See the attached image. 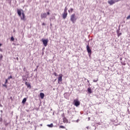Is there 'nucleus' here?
<instances>
[{"instance_id": "nucleus-20", "label": "nucleus", "mask_w": 130, "mask_h": 130, "mask_svg": "<svg viewBox=\"0 0 130 130\" xmlns=\"http://www.w3.org/2000/svg\"><path fill=\"white\" fill-rule=\"evenodd\" d=\"M10 79H13V77L12 76H10V77H8V80H10Z\"/></svg>"}, {"instance_id": "nucleus-41", "label": "nucleus", "mask_w": 130, "mask_h": 130, "mask_svg": "<svg viewBox=\"0 0 130 130\" xmlns=\"http://www.w3.org/2000/svg\"><path fill=\"white\" fill-rule=\"evenodd\" d=\"M51 26V24H50Z\"/></svg>"}, {"instance_id": "nucleus-8", "label": "nucleus", "mask_w": 130, "mask_h": 130, "mask_svg": "<svg viewBox=\"0 0 130 130\" xmlns=\"http://www.w3.org/2000/svg\"><path fill=\"white\" fill-rule=\"evenodd\" d=\"M54 15L55 16H56V14H54L52 15L51 17H50L49 20H50V22H52V21H53V20L55 19V16H54Z\"/></svg>"}, {"instance_id": "nucleus-9", "label": "nucleus", "mask_w": 130, "mask_h": 130, "mask_svg": "<svg viewBox=\"0 0 130 130\" xmlns=\"http://www.w3.org/2000/svg\"><path fill=\"white\" fill-rule=\"evenodd\" d=\"M63 19H66L68 17V12H63L62 14Z\"/></svg>"}, {"instance_id": "nucleus-25", "label": "nucleus", "mask_w": 130, "mask_h": 130, "mask_svg": "<svg viewBox=\"0 0 130 130\" xmlns=\"http://www.w3.org/2000/svg\"><path fill=\"white\" fill-rule=\"evenodd\" d=\"M8 79H6V80H5V84H8Z\"/></svg>"}, {"instance_id": "nucleus-24", "label": "nucleus", "mask_w": 130, "mask_h": 130, "mask_svg": "<svg viewBox=\"0 0 130 130\" xmlns=\"http://www.w3.org/2000/svg\"><path fill=\"white\" fill-rule=\"evenodd\" d=\"M63 121H64V122H66L67 121H66L67 120V118H64L63 119Z\"/></svg>"}, {"instance_id": "nucleus-17", "label": "nucleus", "mask_w": 130, "mask_h": 130, "mask_svg": "<svg viewBox=\"0 0 130 130\" xmlns=\"http://www.w3.org/2000/svg\"><path fill=\"white\" fill-rule=\"evenodd\" d=\"M3 87H6V88H8V85H7V84L6 83H5L4 84H3Z\"/></svg>"}, {"instance_id": "nucleus-38", "label": "nucleus", "mask_w": 130, "mask_h": 130, "mask_svg": "<svg viewBox=\"0 0 130 130\" xmlns=\"http://www.w3.org/2000/svg\"><path fill=\"white\" fill-rule=\"evenodd\" d=\"M1 50H2V49H0V51H1Z\"/></svg>"}, {"instance_id": "nucleus-31", "label": "nucleus", "mask_w": 130, "mask_h": 130, "mask_svg": "<svg viewBox=\"0 0 130 130\" xmlns=\"http://www.w3.org/2000/svg\"><path fill=\"white\" fill-rule=\"evenodd\" d=\"M90 127H89V126H87L86 127V128H87V129H89V128H90Z\"/></svg>"}, {"instance_id": "nucleus-21", "label": "nucleus", "mask_w": 130, "mask_h": 130, "mask_svg": "<svg viewBox=\"0 0 130 130\" xmlns=\"http://www.w3.org/2000/svg\"><path fill=\"white\" fill-rule=\"evenodd\" d=\"M73 11H74V9L71 8V9H70V12H71V13H73Z\"/></svg>"}, {"instance_id": "nucleus-36", "label": "nucleus", "mask_w": 130, "mask_h": 130, "mask_svg": "<svg viewBox=\"0 0 130 130\" xmlns=\"http://www.w3.org/2000/svg\"><path fill=\"white\" fill-rule=\"evenodd\" d=\"M2 45H3L0 43V47H1V46H2Z\"/></svg>"}, {"instance_id": "nucleus-26", "label": "nucleus", "mask_w": 130, "mask_h": 130, "mask_svg": "<svg viewBox=\"0 0 130 130\" xmlns=\"http://www.w3.org/2000/svg\"><path fill=\"white\" fill-rule=\"evenodd\" d=\"M54 75L55 77L57 76V74H56V73H54Z\"/></svg>"}, {"instance_id": "nucleus-12", "label": "nucleus", "mask_w": 130, "mask_h": 130, "mask_svg": "<svg viewBox=\"0 0 130 130\" xmlns=\"http://www.w3.org/2000/svg\"><path fill=\"white\" fill-rule=\"evenodd\" d=\"M25 85H27V88H31V85H30V84L28 83V82H25Z\"/></svg>"}, {"instance_id": "nucleus-6", "label": "nucleus", "mask_w": 130, "mask_h": 130, "mask_svg": "<svg viewBox=\"0 0 130 130\" xmlns=\"http://www.w3.org/2000/svg\"><path fill=\"white\" fill-rule=\"evenodd\" d=\"M60 82H62V74H60L58 78V83L59 84Z\"/></svg>"}, {"instance_id": "nucleus-37", "label": "nucleus", "mask_w": 130, "mask_h": 130, "mask_svg": "<svg viewBox=\"0 0 130 130\" xmlns=\"http://www.w3.org/2000/svg\"><path fill=\"white\" fill-rule=\"evenodd\" d=\"M68 12H69V13H70V10H69V11H68Z\"/></svg>"}, {"instance_id": "nucleus-3", "label": "nucleus", "mask_w": 130, "mask_h": 130, "mask_svg": "<svg viewBox=\"0 0 130 130\" xmlns=\"http://www.w3.org/2000/svg\"><path fill=\"white\" fill-rule=\"evenodd\" d=\"M42 41L43 42V44L45 47L47 46V44L48 43V39H42Z\"/></svg>"}, {"instance_id": "nucleus-4", "label": "nucleus", "mask_w": 130, "mask_h": 130, "mask_svg": "<svg viewBox=\"0 0 130 130\" xmlns=\"http://www.w3.org/2000/svg\"><path fill=\"white\" fill-rule=\"evenodd\" d=\"M86 50H87V51L89 55H91V53H92V50L90 48V46H89V45H87V46H86Z\"/></svg>"}, {"instance_id": "nucleus-23", "label": "nucleus", "mask_w": 130, "mask_h": 130, "mask_svg": "<svg viewBox=\"0 0 130 130\" xmlns=\"http://www.w3.org/2000/svg\"><path fill=\"white\" fill-rule=\"evenodd\" d=\"M60 128H65L64 126L63 125L60 126Z\"/></svg>"}, {"instance_id": "nucleus-11", "label": "nucleus", "mask_w": 130, "mask_h": 130, "mask_svg": "<svg viewBox=\"0 0 130 130\" xmlns=\"http://www.w3.org/2000/svg\"><path fill=\"white\" fill-rule=\"evenodd\" d=\"M87 91H88V93H89V94H91L92 92V90L91 89L90 87H89L87 88Z\"/></svg>"}, {"instance_id": "nucleus-33", "label": "nucleus", "mask_w": 130, "mask_h": 130, "mask_svg": "<svg viewBox=\"0 0 130 130\" xmlns=\"http://www.w3.org/2000/svg\"><path fill=\"white\" fill-rule=\"evenodd\" d=\"M87 82L88 83L89 85H90V81L87 80Z\"/></svg>"}, {"instance_id": "nucleus-1", "label": "nucleus", "mask_w": 130, "mask_h": 130, "mask_svg": "<svg viewBox=\"0 0 130 130\" xmlns=\"http://www.w3.org/2000/svg\"><path fill=\"white\" fill-rule=\"evenodd\" d=\"M17 14L20 17L21 20L26 21V16H25V13L22 9H17Z\"/></svg>"}, {"instance_id": "nucleus-13", "label": "nucleus", "mask_w": 130, "mask_h": 130, "mask_svg": "<svg viewBox=\"0 0 130 130\" xmlns=\"http://www.w3.org/2000/svg\"><path fill=\"white\" fill-rule=\"evenodd\" d=\"M26 101H27V99L24 98L22 101V103L23 104H25V103H26Z\"/></svg>"}, {"instance_id": "nucleus-30", "label": "nucleus", "mask_w": 130, "mask_h": 130, "mask_svg": "<svg viewBox=\"0 0 130 130\" xmlns=\"http://www.w3.org/2000/svg\"><path fill=\"white\" fill-rule=\"evenodd\" d=\"M0 58H1V59H2L3 58V56H2V55H1L0 56Z\"/></svg>"}, {"instance_id": "nucleus-40", "label": "nucleus", "mask_w": 130, "mask_h": 130, "mask_svg": "<svg viewBox=\"0 0 130 130\" xmlns=\"http://www.w3.org/2000/svg\"><path fill=\"white\" fill-rule=\"evenodd\" d=\"M78 120H77V122L78 121Z\"/></svg>"}, {"instance_id": "nucleus-28", "label": "nucleus", "mask_w": 130, "mask_h": 130, "mask_svg": "<svg viewBox=\"0 0 130 130\" xmlns=\"http://www.w3.org/2000/svg\"><path fill=\"white\" fill-rule=\"evenodd\" d=\"M3 121V119L2 118H0V122H2Z\"/></svg>"}, {"instance_id": "nucleus-22", "label": "nucleus", "mask_w": 130, "mask_h": 130, "mask_svg": "<svg viewBox=\"0 0 130 130\" xmlns=\"http://www.w3.org/2000/svg\"><path fill=\"white\" fill-rule=\"evenodd\" d=\"M47 15H48V16H49V15H50V12H49V11H48V12H47Z\"/></svg>"}, {"instance_id": "nucleus-39", "label": "nucleus", "mask_w": 130, "mask_h": 130, "mask_svg": "<svg viewBox=\"0 0 130 130\" xmlns=\"http://www.w3.org/2000/svg\"><path fill=\"white\" fill-rule=\"evenodd\" d=\"M0 61H1V59H0ZM0 66H1V64H0Z\"/></svg>"}, {"instance_id": "nucleus-29", "label": "nucleus", "mask_w": 130, "mask_h": 130, "mask_svg": "<svg viewBox=\"0 0 130 130\" xmlns=\"http://www.w3.org/2000/svg\"><path fill=\"white\" fill-rule=\"evenodd\" d=\"M68 114H69V115H70L71 112H70L69 110H68Z\"/></svg>"}, {"instance_id": "nucleus-16", "label": "nucleus", "mask_w": 130, "mask_h": 130, "mask_svg": "<svg viewBox=\"0 0 130 130\" xmlns=\"http://www.w3.org/2000/svg\"><path fill=\"white\" fill-rule=\"evenodd\" d=\"M11 41H15V38H14V37H11Z\"/></svg>"}, {"instance_id": "nucleus-2", "label": "nucleus", "mask_w": 130, "mask_h": 130, "mask_svg": "<svg viewBox=\"0 0 130 130\" xmlns=\"http://www.w3.org/2000/svg\"><path fill=\"white\" fill-rule=\"evenodd\" d=\"M70 20L71 22H72L73 24H75L76 23V21H77V17H76V14H72L71 16Z\"/></svg>"}, {"instance_id": "nucleus-14", "label": "nucleus", "mask_w": 130, "mask_h": 130, "mask_svg": "<svg viewBox=\"0 0 130 130\" xmlns=\"http://www.w3.org/2000/svg\"><path fill=\"white\" fill-rule=\"evenodd\" d=\"M47 126H48V127H53V123H51L50 124H48Z\"/></svg>"}, {"instance_id": "nucleus-10", "label": "nucleus", "mask_w": 130, "mask_h": 130, "mask_svg": "<svg viewBox=\"0 0 130 130\" xmlns=\"http://www.w3.org/2000/svg\"><path fill=\"white\" fill-rule=\"evenodd\" d=\"M44 93H43V92H41L40 93V96L41 97V99H43V98H44Z\"/></svg>"}, {"instance_id": "nucleus-15", "label": "nucleus", "mask_w": 130, "mask_h": 130, "mask_svg": "<svg viewBox=\"0 0 130 130\" xmlns=\"http://www.w3.org/2000/svg\"><path fill=\"white\" fill-rule=\"evenodd\" d=\"M27 77L25 76H23V77H22V80H23V81H27Z\"/></svg>"}, {"instance_id": "nucleus-27", "label": "nucleus", "mask_w": 130, "mask_h": 130, "mask_svg": "<svg viewBox=\"0 0 130 130\" xmlns=\"http://www.w3.org/2000/svg\"><path fill=\"white\" fill-rule=\"evenodd\" d=\"M45 25H46V24H45V23L43 22V23H42V25H43V26H45Z\"/></svg>"}, {"instance_id": "nucleus-5", "label": "nucleus", "mask_w": 130, "mask_h": 130, "mask_svg": "<svg viewBox=\"0 0 130 130\" xmlns=\"http://www.w3.org/2000/svg\"><path fill=\"white\" fill-rule=\"evenodd\" d=\"M74 105L78 107L80 105V101H79L78 100H74Z\"/></svg>"}, {"instance_id": "nucleus-18", "label": "nucleus", "mask_w": 130, "mask_h": 130, "mask_svg": "<svg viewBox=\"0 0 130 130\" xmlns=\"http://www.w3.org/2000/svg\"><path fill=\"white\" fill-rule=\"evenodd\" d=\"M93 82H94V83H96V82H98V78L96 79V80L94 79V80H93Z\"/></svg>"}, {"instance_id": "nucleus-35", "label": "nucleus", "mask_w": 130, "mask_h": 130, "mask_svg": "<svg viewBox=\"0 0 130 130\" xmlns=\"http://www.w3.org/2000/svg\"><path fill=\"white\" fill-rule=\"evenodd\" d=\"M90 119H91V118L88 117V120L89 121V120H90Z\"/></svg>"}, {"instance_id": "nucleus-32", "label": "nucleus", "mask_w": 130, "mask_h": 130, "mask_svg": "<svg viewBox=\"0 0 130 130\" xmlns=\"http://www.w3.org/2000/svg\"><path fill=\"white\" fill-rule=\"evenodd\" d=\"M23 71H24V72H25V71H26V68H23Z\"/></svg>"}, {"instance_id": "nucleus-7", "label": "nucleus", "mask_w": 130, "mask_h": 130, "mask_svg": "<svg viewBox=\"0 0 130 130\" xmlns=\"http://www.w3.org/2000/svg\"><path fill=\"white\" fill-rule=\"evenodd\" d=\"M47 17V14L46 13H42L41 15V19H44Z\"/></svg>"}, {"instance_id": "nucleus-34", "label": "nucleus", "mask_w": 130, "mask_h": 130, "mask_svg": "<svg viewBox=\"0 0 130 130\" xmlns=\"http://www.w3.org/2000/svg\"><path fill=\"white\" fill-rule=\"evenodd\" d=\"M120 35H121V33L118 34V36H120Z\"/></svg>"}, {"instance_id": "nucleus-19", "label": "nucleus", "mask_w": 130, "mask_h": 130, "mask_svg": "<svg viewBox=\"0 0 130 130\" xmlns=\"http://www.w3.org/2000/svg\"><path fill=\"white\" fill-rule=\"evenodd\" d=\"M67 7H66L65 8H64V13H67Z\"/></svg>"}]
</instances>
